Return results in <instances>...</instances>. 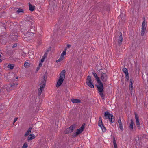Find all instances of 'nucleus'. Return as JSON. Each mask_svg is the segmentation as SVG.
<instances>
[{
  "label": "nucleus",
  "instance_id": "obj_1",
  "mask_svg": "<svg viewBox=\"0 0 148 148\" xmlns=\"http://www.w3.org/2000/svg\"><path fill=\"white\" fill-rule=\"evenodd\" d=\"M24 38L25 40L27 41H30L32 40V38H33L34 35L33 34L29 32H28L26 30V31L24 32Z\"/></svg>",
  "mask_w": 148,
  "mask_h": 148
},
{
  "label": "nucleus",
  "instance_id": "obj_2",
  "mask_svg": "<svg viewBox=\"0 0 148 148\" xmlns=\"http://www.w3.org/2000/svg\"><path fill=\"white\" fill-rule=\"evenodd\" d=\"M104 115L106 119H108L111 122L113 123L115 119L112 114L110 113L108 111H106L104 113Z\"/></svg>",
  "mask_w": 148,
  "mask_h": 148
},
{
  "label": "nucleus",
  "instance_id": "obj_3",
  "mask_svg": "<svg viewBox=\"0 0 148 148\" xmlns=\"http://www.w3.org/2000/svg\"><path fill=\"white\" fill-rule=\"evenodd\" d=\"M59 77V79H58L57 82L56 87L58 88L63 83L64 80L65 79V75H60Z\"/></svg>",
  "mask_w": 148,
  "mask_h": 148
},
{
  "label": "nucleus",
  "instance_id": "obj_4",
  "mask_svg": "<svg viewBox=\"0 0 148 148\" xmlns=\"http://www.w3.org/2000/svg\"><path fill=\"white\" fill-rule=\"evenodd\" d=\"M76 127V124H74L71 125L70 127L67 128L65 131L66 134H69L72 132Z\"/></svg>",
  "mask_w": 148,
  "mask_h": 148
},
{
  "label": "nucleus",
  "instance_id": "obj_5",
  "mask_svg": "<svg viewBox=\"0 0 148 148\" xmlns=\"http://www.w3.org/2000/svg\"><path fill=\"white\" fill-rule=\"evenodd\" d=\"M99 7L102 10L108 11L109 10V5L108 2H107L106 3H103L100 5ZM100 10H101V9Z\"/></svg>",
  "mask_w": 148,
  "mask_h": 148
},
{
  "label": "nucleus",
  "instance_id": "obj_6",
  "mask_svg": "<svg viewBox=\"0 0 148 148\" xmlns=\"http://www.w3.org/2000/svg\"><path fill=\"white\" fill-rule=\"evenodd\" d=\"M86 83L88 86L91 88H94L93 83L91 82V77L89 76H87V77Z\"/></svg>",
  "mask_w": 148,
  "mask_h": 148
},
{
  "label": "nucleus",
  "instance_id": "obj_7",
  "mask_svg": "<svg viewBox=\"0 0 148 148\" xmlns=\"http://www.w3.org/2000/svg\"><path fill=\"white\" fill-rule=\"evenodd\" d=\"M40 88L38 89V94L39 96H40L42 92L44 90L46 84L40 83L39 84Z\"/></svg>",
  "mask_w": 148,
  "mask_h": 148
},
{
  "label": "nucleus",
  "instance_id": "obj_8",
  "mask_svg": "<svg viewBox=\"0 0 148 148\" xmlns=\"http://www.w3.org/2000/svg\"><path fill=\"white\" fill-rule=\"evenodd\" d=\"M135 118L136 119V124L137 126V127L138 129H140L141 128L140 124L139 122V118L138 116V114L135 113Z\"/></svg>",
  "mask_w": 148,
  "mask_h": 148
},
{
  "label": "nucleus",
  "instance_id": "obj_9",
  "mask_svg": "<svg viewBox=\"0 0 148 148\" xmlns=\"http://www.w3.org/2000/svg\"><path fill=\"white\" fill-rule=\"evenodd\" d=\"M47 78V75H43L41 76V77L40 79V83L46 84V80Z\"/></svg>",
  "mask_w": 148,
  "mask_h": 148
},
{
  "label": "nucleus",
  "instance_id": "obj_10",
  "mask_svg": "<svg viewBox=\"0 0 148 148\" xmlns=\"http://www.w3.org/2000/svg\"><path fill=\"white\" fill-rule=\"evenodd\" d=\"M26 24H29V25H32L33 23V20L32 18L29 16H26Z\"/></svg>",
  "mask_w": 148,
  "mask_h": 148
},
{
  "label": "nucleus",
  "instance_id": "obj_11",
  "mask_svg": "<svg viewBox=\"0 0 148 148\" xmlns=\"http://www.w3.org/2000/svg\"><path fill=\"white\" fill-rule=\"evenodd\" d=\"M99 85L97 86L98 90L99 92L103 91L104 87L103 83L101 82L98 83Z\"/></svg>",
  "mask_w": 148,
  "mask_h": 148
},
{
  "label": "nucleus",
  "instance_id": "obj_12",
  "mask_svg": "<svg viewBox=\"0 0 148 148\" xmlns=\"http://www.w3.org/2000/svg\"><path fill=\"white\" fill-rule=\"evenodd\" d=\"M120 34L118 40V44L120 46L121 45L123 40L122 34L121 32H120Z\"/></svg>",
  "mask_w": 148,
  "mask_h": 148
},
{
  "label": "nucleus",
  "instance_id": "obj_13",
  "mask_svg": "<svg viewBox=\"0 0 148 148\" xmlns=\"http://www.w3.org/2000/svg\"><path fill=\"white\" fill-rule=\"evenodd\" d=\"M97 73L99 74H106L107 73H108L107 72L106 69L104 68L102 69L99 71H98V72H97Z\"/></svg>",
  "mask_w": 148,
  "mask_h": 148
},
{
  "label": "nucleus",
  "instance_id": "obj_14",
  "mask_svg": "<svg viewBox=\"0 0 148 148\" xmlns=\"http://www.w3.org/2000/svg\"><path fill=\"white\" fill-rule=\"evenodd\" d=\"M118 122L119 125V128L121 131H122L123 130V128L122 126V124L121 120L120 117H119V119L118 120Z\"/></svg>",
  "mask_w": 148,
  "mask_h": 148
},
{
  "label": "nucleus",
  "instance_id": "obj_15",
  "mask_svg": "<svg viewBox=\"0 0 148 148\" xmlns=\"http://www.w3.org/2000/svg\"><path fill=\"white\" fill-rule=\"evenodd\" d=\"M100 78L103 82H106L107 80V76L106 75H101Z\"/></svg>",
  "mask_w": 148,
  "mask_h": 148
},
{
  "label": "nucleus",
  "instance_id": "obj_16",
  "mask_svg": "<svg viewBox=\"0 0 148 148\" xmlns=\"http://www.w3.org/2000/svg\"><path fill=\"white\" fill-rule=\"evenodd\" d=\"M134 81L133 79L131 78L130 79V89L132 91L133 88V84L134 83Z\"/></svg>",
  "mask_w": 148,
  "mask_h": 148
},
{
  "label": "nucleus",
  "instance_id": "obj_17",
  "mask_svg": "<svg viewBox=\"0 0 148 148\" xmlns=\"http://www.w3.org/2000/svg\"><path fill=\"white\" fill-rule=\"evenodd\" d=\"M35 138V136L34 134H31L28 136L27 138V141L29 142L31 140Z\"/></svg>",
  "mask_w": 148,
  "mask_h": 148
},
{
  "label": "nucleus",
  "instance_id": "obj_18",
  "mask_svg": "<svg viewBox=\"0 0 148 148\" xmlns=\"http://www.w3.org/2000/svg\"><path fill=\"white\" fill-rule=\"evenodd\" d=\"M18 85V84L17 83L16 84L15 83H13L10 86V90H12L16 88Z\"/></svg>",
  "mask_w": 148,
  "mask_h": 148
},
{
  "label": "nucleus",
  "instance_id": "obj_19",
  "mask_svg": "<svg viewBox=\"0 0 148 148\" xmlns=\"http://www.w3.org/2000/svg\"><path fill=\"white\" fill-rule=\"evenodd\" d=\"M95 69L97 71V72H98V71H99L102 68V67L100 65V64H97L96 66L95 67Z\"/></svg>",
  "mask_w": 148,
  "mask_h": 148
},
{
  "label": "nucleus",
  "instance_id": "obj_20",
  "mask_svg": "<svg viewBox=\"0 0 148 148\" xmlns=\"http://www.w3.org/2000/svg\"><path fill=\"white\" fill-rule=\"evenodd\" d=\"M61 23V21H59L56 25V27L57 28L58 30H59L61 27L60 25Z\"/></svg>",
  "mask_w": 148,
  "mask_h": 148
},
{
  "label": "nucleus",
  "instance_id": "obj_21",
  "mask_svg": "<svg viewBox=\"0 0 148 148\" xmlns=\"http://www.w3.org/2000/svg\"><path fill=\"white\" fill-rule=\"evenodd\" d=\"M29 10L30 11L32 12L34 11L35 9V7L34 6H33L30 3H29Z\"/></svg>",
  "mask_w": 148,
  "mask_h": 148
},
{
  "label": "nucleus",
  "instance_id": "obj_22",
  "mask_svg": "<svg viewBox=\"0 0 148 148\" xmlns=\"http://www.w3.org/2000/svg\"><path fill=\"white\" fill-rule=\"evenodd\" d=\"M134 124V122L132 119H131L130 121V125L129 126V127L130 130L132 131L133 129V126Z\"/></svg>",
  "mask_w": 148,
  "mask_h": 148
},
{
  "label": "nucleus",
  "instance_id": "obj_23",
  "mask_svg": "<svg viewBox=\"0 0 148 148\" xmlns=\"http://www.w3.org/2000/svg\"><path fill=\"white\" fill-rule=\"evenodd\" d=\"M71 101L74 103H77L81 102V100L79 99H71Z\"/></svg>",
  "mask_w": 148,
  "mask_h": 148
},
{
  "label": "nucleus",
  "instance_id": "obj_24",
  "mask_svg": "<svg viewBox=\"0 0 148 148\" xmlns=\"http://www.w3.org/2000/svg\"><path fill=\"white\" fill-rule=\"evenodd\" d=\"M32 127H29L28 129V130L26 132V133L24 135L25 136H27L29 134H30L31 132V130H32Z\"/></svg>",
  "mask_w": 148,
  "mask_h": 148
},
{
  "label": "nucleus",
  "instance_id": "obj_25",
  "mask_svg": "<svg viewBox=\"0 0 148 148\" xmlns=\"http://www.w3.org/2000/svg\"><path fill=\"white\" fill-rule=\"evenodd\" d=\"M103 124L101 118L100 117L99 118V121L98 123V125L100 127H101V126H103Z\"/></svg>",
  "mask_w": 148,
  "mask_h": 148
},
{
  "label": "nucleus",
  "instance_id": "obj_26",
  "mask_svg": "<svg viewBox=\"0 0 148 148\" xmlns=\"http://www.w3.org/2000/svg\"><path fill=\"white\" fill-rule=\"evenodd\" d=\"M113 143L114 145V148H117V145L116 143L115 138L114 137H113Z\"/></svg>",
  "mask_w": 148,
  "mask_h": 148
},
{
  "label": "nucleus",
  "instance_id": "obj_27",
  "mask_svg": "<svg viewBox=\"0 0 148 148\" xmlns=\"http://www.w3.org/2000/svg\"><path fill=\"white\" fill-rule=\"evenodd\" d=\"M140 69L138 67V68L137 66H136V69L135 70V74H139Z\"/></svg>",
  "mask_w": 148,
  "mask_h": 148
},
{
  "label": "nucleus",
  "instance_id": "obj_28",
  "mask_svg": "<svg viewBox=\"0 0 148 148\" xmlns=\"http://www.w3.org/2000/svg\"><path fill=\"white\" fill-rule=\"evenodd\" d=\"M85 123H83L82 125L81 126V127L80 128L79 130H80L82 132L84 130V129L85 128Z\"/></svg>",
  "mask_w": 148,
  "mask_h": 148
},
{
  "label": "nucleus",
  "instance_id": "obj_29",
  "mask_svg": "<svg viewBox=\"0 0 148 148\" xmlns=\"http://www.w3.org/2000/svg\"><path fill=\"white\" fill-rule=\"evenodd\" d=\"M93 75L94 76L95 78H96L97 82L98 83L101 82L99 77L97 75Z\"/></svg>",
  "mask_w": 148,
  "mask_h": 148
},
{
  "label": "nucleus",
  "instance_id": "obj_30",
  "mask_svg": "<svg viewBox=\"0 0 148 148\" xmlns=\"http://www.w3.org/2000/svg\"><path fill=\"white\" fill-rule=\"evenodd\" d=\"M28 32H30V33H32L33 34H34L35 33V30L34 28H33L32 29L31 28V27L30 29L29 30Z\"/></svg>",
  "mask_w": 148,
  "mask_h": 148
},
{
  "label": "nucleus",
  "instance_id": "obj_31",
  "mask_svg": "<svg viewBox=\"0 0 148 148\" xmlns=\"http://www.w3.org/2000/svg\"><path fill=\"white\" fill-rule=\"evenodd\" d=\"M124 73L125 74H129L128 70L125 68H124L122 69Z\"/></svg>",
  "mask_w": 148,
  "mask_h": 148
},
{
  "label": "nucleus",
  "instance_id": "obj_32",
  "mask_svg": "<svg viewBox=\"0 0 148 148\" xmlns=\"http://www.w3.org/2000/svg\"><path fill=\"white\" fill-rule=\"evenodd\" d=\"M14 65L13 64H11L9 63L8 66V67L9 68L11 69H13L14 67Z\"/></svg>",
  "mask_w": 148,
  "mask_h": 148
},
{
  "label": "nucleus",
  "instance_id": "obj_33",
  "mask_svg": "<svg viewBox=\"0 0 148 148\" xmlns=\"http://www.w3.org/2000/svg\"><path fill=\"white\" fill-rule=\"evenodd\" d=\"M99 94L101 96L102 99L103 100H104V95L103 94V91H101V92H99Z\"/></svg>",
  "mask_w": 148,
  "mask_h": 148
},
{
  "label": "nucleus",
  "instance_id": "obj_34",
  "mask_svg": "<svg viewBox=\"0 0 148 148\" xmlns=\"http://www.w3.org/2000/svg\"><path fill=\"white\" fill-rule=\"evenodd\" d=\"M146 28H141V36H143L144 35V33L145 30H146Z\"/></svg>",
  "mask_w": 148,
  "mask_h": 148
},
{
  "label": "nucleus",
  "instance_id": "obj_35",
  "mask_svg": "<svg viewBox=\"0 0 148 148\" xmlns=\"http://www.w3.org/2000/svg\"><path fill=\"white\" fill-rule=\"evenodd\" d=\"M17 12L18 13H20L21 12L23 13L24 12V11L23 9L20 8H18L17 11Z\"/></svg>",
  "mask_w": 148,
  "mask_h": 148
},
{
  "label": "nucleus",
  "instance_id": "obj_36",
  "mask_svg": "<svg viewBox=\"0 0 148 148\" xmlns=\"http://www.w3.org/2000/svg\"><path fill=\"white\" fill-rule=\"evenodd\" d=\"M30 64L28 62H25L24 64V66L26 68L30 66Z\"/></svg>",
  "mask_w": 148,
  "mask_h": 148
},
{
  "label": "nucleus",
  "instance_id": "obj_37",
  "mask_svg": "<svg viewBox=\"0 0 148 148\" xmlns=\"http://www.w3.org/2000/svg\"><path fill=\"white\" fill-rule=\"evenodd\" d=\"M146 23H145V20L142 22V28H146L145 27Z\"/></svg>",
  "mask_w": 148,
  "mask_h": 148
},
{
  "label": "nucleus",
  "instance_id": "obj_38",
  "mask_svg": "<svg viewBox=\"0 0 148 148\" xmlns=\"http://www.w3.org/2000/svg\"><path fill=\"white\" fill-rule=\"evenodd\" d=\"M66 52H65V51H63L60 57L63 59L64 58V56L66 55Z\"/></svg>",
  "mask_w": 148,
  "mask_h": 148
},
{
  "label": "nucleus",
  "instance_id": "obj_39",
  "mask_svg": "<svg viewBox=\"0 0 148 148\" xmlns=\"http://www.w3.org/2000/svg\"><path fill=\"white\" fill-rule=\"evenodd\" d=\"M27 143L25 142V143L23 146L22 147V148H27Z\"/></svg>",
  "mask_w": 148,
  "mask_h": 148
},
{
  "label": "nucleus",
  "instance_id": "obj_40",
  "mask_svg": "<svg viewBox=\"0 0 148 148\" xmlns=\"http://www.w3.org/2000/svg\"><path fill=\"white\" fill-rule=\"evenodd\" d=\"M82 132L80 130H79V129H77L76 130V131L75 132V133L76 134L79 135V134L81 133Z\"/></svg>",
  "mask_w": 148,
  "mask_h": 148
},
{
  "label": "nucleus",
  "instance_id": "obj_41",
  "mask_svg": "<svg viewBox=\"0 0 148 148\" xmlns=\"http://www.w3.org/2000/svg\"><path fill=\"white\" fill-rule=\"evenodd\" d=\"M102 129V131L103 132H106V129L105 127L104 126V125H103V126L100 127Z\"/></svg>",
  "mask_w": 148,
  "mask_h": 148
},
{
  "label": "nucleus",
  "instance_id": "obj_42",
  "mask_svg": "<svg viewBox=\"0 0 148 148\" xmlns=\"http://www.w3.org/2000/svg\"><path fill=\"white\" fill-rule=\"evenodd\" d=\"M63 59V58H62L60 57L59 58L58 60H56V62L57 63H58V62H60V61H61Z\"/></svg>",
  "mask_w": 148,
  "mask_h": 148
},
{
  "label": "nucleus",
  "instance_id": "obj_43",
  "mask_svg": "<svg viewBox=\"0 0 148 148\" xmlns=\"http://www.w3.org/2000/svg\"><path fill=\"white\" fill-rule=\"evenodd\" d=\"M125 77L127 81L129 80L130 78L129 75H125Z\"/></svg>",
  "mask_w": 148,
  "mask_h": 148
},
{
  "label": "nucleus",
  "instance_id": "obj_44",
  "mask_svg": "<svg viewBox=\"0 0 148 148\" xmlns=\"http://www.w3.org/2000/svg\"><path fill=\"white\" fill-rule=\"evenodd\" d=\"M66 73V71L65 69L61 71L60 74H65Z\"/></svg>",
  "mask_w": 148,
  "mask_h": 148
},
{
  "label": "nucleus",
  "instance_id": "obj_45",
  "mask_svg": "<svg viewBox=\"0 0 148 148\" xmlns=\"http://www.w3.org/2000/svg\"><path fill=\"white\" fill-rule=\"evenodd\" d=\"M51 47H49L47 50H46V52H49V51H51Z\"/></svg>",
  "mask_w": 148,
  "mask_h": 148
},
{
  "label": "nucleus",
  "instance_id": "obj_46",
  "mask_svg": "<svg viewBox=\"0 0 148 148\" xmlns=\"http://www.w3.org/2000/svg\"><path fill=\"white\" fill-rule=\"evenodd\" d=\"M47 53L46 52L45 53L44 55L42 56V57L45 58H46L47 57Z\"/></svg>",
  "mask_w": 148,
  "mask_h": 148
},
{
  "label": "nucleus",
  "instance_id": "obj_47",
  "mask_svg": "<svg viewBox=\"0 0 148 148\" xmlns=\"http://www.w3.org/2000/svg\"><path fill=\"white\" fill-rule=\"evenodd\" d=\"M13 37H12L13 38H14L12 39V40L14 39H15V40L17 39V35L16 34L14 35L13 36Z\"/></svg>",
  "mask_w": 148,
  "mask_h": 148
},
{
  "label": "nucleus",
  "instance_id": "obj_48",
  "mask_svg": "<svg viewBox=\"0 0 148 148\" xmlns=\"http://www.w3.org/2000/svg\"><path fill=\"white\" fill-rule=\"evenodd\" d=\"M78 135V134H76L75 132V133H73V134L72 135V136H73V137L75 138Z\"/></svg>",
  "mask_w": 148,
  "mask_h": 148
},
{
  "label": "nucleus",
  "instance_id": "obj_49",
  "mask_svg": "<svg viewBox=\"0 0 148 148\" xmlns=\"http://www.w3.org/2000/svg\"><path fill=\"white\" fill-rule=\"evenodd\" d=\"M45 58H44L43 57H42V58L41 59V62H43L44 61Z\"/></svg>",
  "mask_w": 148,
  "mask_h": 148
},
{
  "label": "nucleus",
  "instance_id": "obj_50",
  "mask_svg": "<svg viewBox=\"0 0 148 148\" xmlns=\"http://www.w3.org/2000/svg\"><path fill=\"white\" fill-rule=\"evenodd\" d=\"M17 45V44L15 43L13 45V46L12 47V48H14L16 47Z\"/></svg>",
  "mask_w": 148,
  "mask_h": 148
},
{
  "label": "nucleus",
  "instance_id": "obj_51",
  "mask_svg": "<svg viewBox=\"0 0 148 148\" xmlns=\"http://www.w3.org/2000/svg\"><path fill=\"white\" fill-rule=\"evenodd\" d=\"M71 45H70V44H68L67 45V47H67V48H69L71 47Z\"/></svg>",
  "mask_w": 148,
  "mask_h": 148
},
{
  "label": "nucleus",
  "instance_id": "obj_52",
  "mask_svg": "<svg viewBox=\"0 0 148 148\" xmlns=\"http://www.w3.org/2000/svg\"><path fill=\"white\" fill-rule=\"evenodd\" d=\"M42 66V63L41 62L39 63V65H38V67H40L41 66Z\"/></svg>",
  "mask_w": 148,
  "mask_h": 148
},
{
  "label": "nucleus",
  "instance_id": "obj_53",
  "mask_svg": "<svg viewBox=\"0 0 148 148\" xmlns=\"http://www.w3.org/2000/svg\"><path fill=\"white\" fill-rule=\"evenodd\" d=\"M17 119H18L17 118H14V123H15V122H16V121Z\"/></svg>",
  "mask_w": 148,
  "mask_h": 148
},
{
  "label": "nucleus",
  "instance_id": "obj_54",
  "mask_svg": "<svg viewBox=\"0 0 148 148\" xmlns=\"http://www.w3.org/2000/svg\"><path fill=\"white\" fill-rule=\"evenodd\" d=\"M92 74H96L95 72V71H93V70H92Z\"/></svg>",
  "mask_w": 148,
  "mask_h": 148
},
{
  "label": "nucleus",
  "instance_id": "obj_55",
  "mask_svg": "<svg viewBox=\"0 0 148 148\" xmlns=\"http://www.w3.org/2000/svg\"><path fill=\"white\" fill-rule=\"evenodd\" d=\"M2 69L0 68V74H1L2 73Z\"/></svg>",
  "mask_w": 148,
  "mask_h": 148
},
{
  "label": "nucleus",
  "instance_id": "obj_56",
  "mask_svg": "<svg viewBox=\"0 0 148 148\" xmlns=\"http://www.w3.org/2000/svg\"><path fill=\"white\" fill-rule=\"evenodd\" d=\"M67 47H65L64 48V50L63 51H65V52H66V51L67 50Z\"/></svg>",
  "mask_w": 148,
  "mask_h": 148
},
{
  "label": "nucleus",
  "instance_id": "obj_57",
  "mask_svg": "<svg viewBox=\"0 0 148 148\" xmlns=\"http://www.w3.org/2000/svg\"><path fill=\"white\" fill-rule=\"evenodd\" d=\"M40 68V67H39L38 66V67H37V68L36 70L37 71H38L39 69Z\"/></svg>",
  "mask_w": 148,
  "mask_h": 148
},
{
  "label": "nucleus",
  "instance_id": "obj_58",
  "mask_svg": "<svg viewBox=\"0 0 148 148\" xmlns=\"http://www.w3.org/2000/svg\"><path fill=\"white\" fill-rule=\"evenodd\" d=\"M38 44H41V40H38Z\"/></svg>",
  "mask_w": 148,
  "mask_h": 148
},
{
  "label": "nucleus",
  "instance_id": "obj_59",
  "mask_svg": "<svg viewBox=\"0 0 148 148\" xmlns=\"http://www.w3.org/2000/svg\"><path fill=\"white\" fill-rule=\"evenodd\" d=\"M121 15H120L118 17L119 18V19L120 18H121Z\"/></svg>",
  "mask_w": 148,
  "mask_h": 148
},
{
  "label": "nucleus",
  "instance_id": "obj_60",
  "mask_svg": "<svg viewBox=\"0 0 148 148\" xmlns=\"http://www.w3.org/2000/svg\"><path fill=\"white\" fill-rule=\"evenodd\" d=\"M15 78L16 79H18V76H17L16 77H15Z\"/></svg>",
  "mask_w": 148,
  "mask_h": 148
},
{
  "label": "nucleus",
  "instance_id": "obj_61",
  "mask_svg": "<svg viewBox=\"0 0 148 148\" xmlns=\"http://www.w3.org/2000/svg\"><path fill=\"white\" fill-rule=\"evenodd\" d=\"M2 61V60L0 59V62H1Z\"/></svg>",
  "mask_w": 148,
  "mask_h": 148
},
{
  "label": "nucleus",
  "instance_id": "obj_62",
  "mask_svg": "<svg viewBox=\"0 0 148 148\" xmlns=\"http://www.w3.org/2000/svg\"><path fill=\"white\" fill-rule=\"evenodd\" d=\"M47 74V72H46L45 73V74Z\"/></svg>",
  "mask_w": 148,
  "mask_h": 148
},
{
  "label": "nucleus",
  "instance_id": "obj_63",
  "mask_svg": "<svg viewBox=\"0 0 148 148\" xmlns=\"http://www.w3.org/2000/svg\"><path fill=\"white\" fill-rule=\"evenodd\" d=\"M4 78H6V79L7 78V77H5Z\"/></svg>",
  "mask_w": 148,
  "mask_h": 148
},
{
  "label": "nucleus",
  "instance_id": "obj_64",
  "mask_svg": "<svg viewBox=\"0 0 148 148\" xmlns=\"http://www.w3.org/2000/svg\"><path fill=\"white\" fill-rule=\"evenodd\" d=\"M1 57V55L0 54V58Z\"/></svg>",
  "mask_w": 148,
  "mask_h": 148
}]
</instances>
